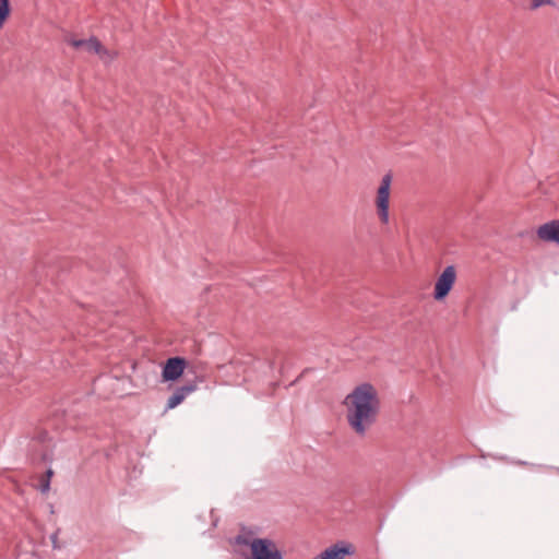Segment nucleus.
<instances>
[{
	"label": "nucleus",
	"instance_id": "1",
	"mask_svg": "<svg viewBox=\"0 0 559 559\" xmlns=\"http://www.w3.org/2000/svg\"><path fill=\"white\" fill-rule=\"evenodd\" d=\"M342 407L349 429L356 436L365 437L378 419L381 401L374 385L364 382L344 397Z\"/></svg>",
	"mask_w": 559,
	"mask_h": 559
},
{
	"label": "nucleus",
	"instance_id": "2",
	"mask_svg": "<svg viewBox=\"0 0 559 559\" xmlns=\"http://www.w3.org/2000/svg\"><path fill=\"white\" fill-rule=\"evenodd\" d=\"M392 183L393 175L391 173H386L381 177L374 191L373 206L381 225H388L390 223Z\"/></svg>",
	"mask_w": 559,
	"mask_h": 559
},
{
	"label": "nucleus",
	"instance_id": "3",
	"mask_svg": "<svg viewBox=\"0 0 559 559\" xmlns=\"http://www.w3.org/2000/svg\"><path fill=\"white\" fill-rule=\"evenodd\" d=\"M250 559H283L274 542L266 538H253L249 543Z\"/></svg>",
	"mask_w": 559,
	"mask_h": 559
},
{
	"label": "nucleus",
	"instance_id": "4",
	"mask_svg": "<svg viewBox=\"0 0 559 559\" xmlns=\"http://www.w3.org/2000/svg\"><path fill=\"white\" fill-rule=\"evenodd\" d=\"M70 44L76 49H82L86 52L98 55L99 58L105 62H109L116 58L115 51H110L104 48L103 45L94 37L88 39H72L70 40Z\"/></svg>",
	"mask_w": 559,
	"mask_h": 559
},
{
	"label": "nucleus",
	"instance_id": "5",
	"mask_svg": "<svg viewBox=\"0 0 559 559\" xmlns=\"http://www.w3.org/2000/svg\"><path fill=\"white\" fill-rule=\"evenodd\" d=\"M456 281V270L453 265L447 266L437 278L433 290V298L437 301L443 300L451 292Z\"/></svg>",
	"mask_w": 559,
	"mask_h": 559
},
{
	"label": "nucleus",
	"instance_id": "6",
	"mask_svg": "<svg viewBox=\"0 0 559 559\" xmlns=\"http://www.w3.org/2000/svg\"><path fill=\"white\" fill-rule=\"evenodd\" d=\"M186 368V360L180 357L169 358L163 369V380L164 381H175L179 379Z\"/></svg>",
	"mask_w": 559,
	"mask_h": 559
},
{
	"label": "nucleus",
	"instance_id": "7",
	"mask_svg": "<svg viewBox=\"0 0 559 559\" xmlns=\"http://www.w3.org/2000/svg\"><path fill=\"white\" fill-rule=\"evenodd\" d=\"M354 552V548L350 544L338 543L322 551L313 559H345Z\"/></svg>",
	"mask_w": 559,
	"mask_h": 559
},
{
	"label": "nucleus",
	"instance_id": "8",
	"mask_svg": "<svg viewBox=\"0 0 559 559\" xmlns=\"http://www.w3.org/2000/svg\"><path fill=\"white\" fill-rule=\"evenodd\" d=\"M537 236L543 241L559 243V221H552L539 226Z\"/></svg>",
	"mask_w": 559,
	"mask_h": 559
},
{
	"label": "nucleus",
	"instance_id": "9",
	"mask_svg": "<svg viewBox=\"0 0 559 559\" xmlns=\"http://www.w3.org/2000/svg\"><path fill=\"white\" fill-rule=\"evenodd\" d=\"M197 390L195 384H187L178 388L167 401V409H173L180 405L185 399Z\"/></svg>",
	"mask_w": 559,
	"mask_h": 559
},
{
	"label": "nucleus",
	"instance_id": "10",
	"mask_svg": "<svg viewBox=\"0 0 559 559\" xmlns=\"http://www.w3.org/2000/svg\"><path fill=\"white\" fill-rule=\"evenodd\" d=\"M9 14H10L9 0H0V28H2Z\"/></svg>",
	"mask_w": 559,
	"mask_h": 559
},
{
	"label": "nucleus",
	"instance_id": "11",
	"mask_svg": "<svg viewBox=\"0 0 559 559\" xmlns=\"http://www.w3.org/2000/svg\"><path fill=\"white\" fill-rule=\"evenodd\" d=\"M39 483V490L43 493H47L50 489V481L48 479H45L44 476H40Z\"/></svg>",
	"mask_w": 559,
	"mask_h": 559
},
{
	"label": "nucleus",
	"instance_id": "12",
	"mask_svg": "<svg viewBox=\"0 0 559 559\" xmlns=\"http://www.w3.org/2000/svg\"><path fill=\"white\" fill-rule=\"evenodd\" d=\"M532 8L537 9L546 4H551V0H532Z\"/></svg>",
	"mask_w": 559,
	"mask_h": 559
},
{
	"label": "nucleus",
	"instance_id": "13",
	"mask_svg": "<svg viewBox=\"0 0 559 559\" xmlns=\"http://www.w3.org/2000/svg\"><path fill=\"white\" fill-rule=\"evenodd\" d=\"M53 472L51 469H48L43 476L45 477V479H48L50 481Z\"/></svg>",
	"mask_w": 559,
	"mask_h": 559
},
{
	"label": "nucleus",
	"instance_id": "14",
	"mask_svg": "<svg viewBox=\"0 0 559 559\" xmlns=\"http://www.w3.org/2000/svg\"><path fill=\"white\" fill-rule=\"evenodd\" d=\"M51 540H52V546L53 548H59L58 546V538H57V534L52 535L51 536Z\"/></svg>",
	"mask_w": 559,
	"mask_h": 559
}]
</instances>
